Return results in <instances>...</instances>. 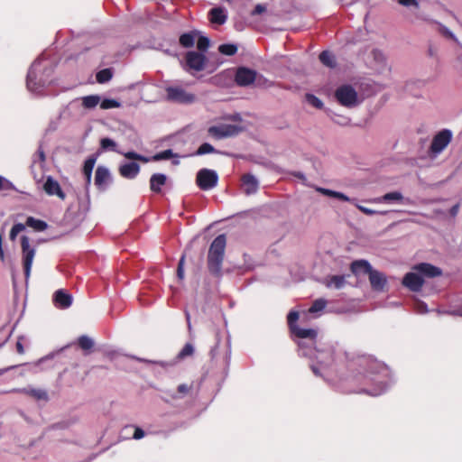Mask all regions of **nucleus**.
Returning <instances> with one entry per match:
<instances>
[{"mask_svg":"<svg viewBox=\"0 0 462 462\" xmlns=\"http://www.w3.org/2000/svg\"><path fill=\"white\" fill-rule=\"evenodd\" d=\"M292 333L300 339H310V343L305 341H300L298 343L299 355L305 357L317 359L318 364H319L321 367H319L315 364H311L310 368L315 375L322 376L320 369L329 365L333 362L332 351L330 349L318 350L313 347L314 339L317 337V331L315 329L295 327L292 330Z\"/></svg>","mask_w":462,"mask_h":462,"instance_id":"f257e3e1","label":"nucleus"},{"mask_svg":"<svg viewBox=\"0 0 462 462\" xmlns=\"http://www.w3.org/2000/svg\"><path fill=\"white\" fill-rule=\"evenodd\" d=\"M359 365L364 370L363 378L365 386L358 392L372 396H378L384 393L388 385L381 378L388 375L387 367L371 357L360 358Z\"/></svg>","mask_w":462,"mask_h":462,"instance_id":"f03ea898","label":"nucleus"},{"mask_svg":"<svg viewBox=\"0 0 462 462\" xmlns=\"http://www.w3.org/2000/svg\"><path fill=\"white\" fill-rule=\"evenodd\" d=\"M442 274L440 268L428 263H420L412 267V271L407 273L402 279V285L410 291L418 292L424 284L423 277L435 278Z\"/></svg>","mask_w":462,"mask_h":462,"instance_id":"7ed1b4c3","label":"nucleus"},{"mask_svg":"<svg viewBox=\"0 0 462 462\" xmlns=\"http://www.w3.org/2000/svg\"><path fill=\"white\" fill-rule=\"evenodd\" d=\"M226 238L224 234L218 235L211 243L208 254V269L215 277L222 276V263L225 255Z\"/></svg>","mask_w":462,"mask_h":462,"instance_id":"20e7f679","label":"nucleus"},{"mask_svg":"<svg viewBox=\"0 0 462 462\" xmlns=\"http://www.w3.org/2000/svg\"><path fill=\"white\" fill-rule=\"evenodd\" d=\"M335 98L343 106L353 108L361 103L358 93L350 84H343L335 91Z\"/></svg>","mask_w":462,"mask_h":462,"instance_id":"39448f33","label":"nucleus"},{"mask_svg":"<svg viewBox=\"0 0 462 462\" xmlns=\"http://www.w3.org/2000/svg\"><path fill=\"white\" fill-rule=\"evenodd\" d=\"M218 175L216 171L201 169L196 176V184L202 190H210L217 186Z\"/></svg>","mask_w":462,"mask_h":462,"instance_id":"423d86ee","label":"nucleus"},{"mask_svg":"<svg viewBox=\"0 0 462 462\" xmlns=\"http://www.w3.org/2000/svg\"><path fill=\"white\" fill-rule=\"evenodd\" d=\"M167 99L180 104H191L195 101V95L187 92L181 87L170 86L165 88Z\"/></svg>","mask_w":462,"mask_h":462,"instance_id":"0eeeda50","label":"nucleus"},{"mask_svg":"<svg viewBox=\"0 0 462 462\" xmlns=\"http://www.w3.org/2000/svg\"><path fill=\"white\" fill-rule=\"evenodd\" d=\"M208 61L207 57L201 53L194 51H188L185 56V69L190 71H201L205 69Z\"/></svg>","mask_w":462,"mask_h":462,"instance_id":"6e6552de","label":"nucleus"},{"mask_svg":"<svg viewBox=\"0 0 462 462\" xmlns=\"http://www.w3.org/2000/svg\"><path fill=\"white\" fill-rule=\"evenodd\" d=\"M452 132L448 129H443L439 132L432 139L430 151L435 153H440L451 142Z\"/></svg>","mask_w":462,"mask_h":462,"instance_id":"1a4fd4ad","label":"nucleus"},{"mask_svg":"<svg viewBox=\"0 0 462 462\" xmlns=\"http://www.w3.org/2000/svg\"><path fill=\"white\" fill-rule=\"evenodd\" d=\"M239 131L240 127L234 125H213L208 129V134L218 140L236 135Z\"/></svg>","mask_w":462,"mask_h":462,"instance_id":"9d476101","label":"nucleus"},{"mask_svg":"<svg viewBox=\"0 0 462 462\" xmlns=\"http://www.w3.org/2000/svg\"><path fill=\"white\" fill-rule=\"evenodd\" d=\"M239 87H247L256 79V71L245 67H239L233 78Z\"/></svg>","mask_w":462,"mask_h":462,"instance_id":"9b49d317","label":"nucleus"},{"mask_svg":"<svg viewBox=\"0 0 462 462\" xmlns=\"http://www.w3.org/2000/svg\"><path fill=\"white\" fill-rule=\"evenodd\" d=\"M43 190L49 196H57L61 200L66 199V194L62 190L60 183L51 176H48L42 186Z\"/></svg>","mask_w":462,"mask_h":462,"instance_id":"f8f14e48","label":"nucleus"},{"mask_svg":"<svg viewBox=\"0 0 462 462\" xmlns=\"http://www.w3.org/2000/svg\"><path fill=\"white\" fill-rule=\"evenodd\" d=\"M369 282L371 284V287L375 291H383L384 288L387 283V278L386 276L377 271L372 268L371 272L368 273Z\"/></svg>","mask_w":462,"mask_h":462,"instance_id":"ddd939ff","label":"nucleus"},{"mask_svg":"<svg viewBox=\"0 0 462 462\" xmlns=\"http://www.w3.org/2000/svg\"><path fill=\"white\" fill-rule=\"evenodd\" d=\"M234 73L231 69H226L210 79L212 84L220 88H229L232 85Z\"/></svg>","mask_w":462,"mask_h":462,"instance_id":"4468645a","label":"nucleus"},{"mask_svg":"<svg viewBox=\"0 0 462 462\" xmlns=\"http://www.w3.org/2000/svg\"><path fill=\"white\" fill-rule=\"evenodd\" d=\"M111 182V175L107 168L98 166L95 174V184L99 189H106Z\"/></svg>","mask_w":462,"mask_h":462,"instance_id":"2eb2a0df","label":"nucleus"},{"mask_svg":"<svg viewBox=\"0 0 462 462\" xmlns=\"http://www.w3.org/2000/svg\"><path fill=\"white\" fill-rule=\"evenodd\" d=\"M244 192L246 195H252L257 192L259 188L258 180L251 173H246L242 177Z\"/></svg>","mask_w":462,"mask_h":462,"instance_id":"dca6fc26","label":"nucleus"},{"mask_svg":"<svg viewBox=\"0 0 462 462\" xmlns=\"http://www.w3.org/2000/svg\"><path fill=\"white\" fill-rule=\"evenodd\" d=\"M53 301L59 309H68L72 304V296L63 290H58L53 295Z\"/></svg>","mask_w":462,"mask_h":462,"instance_id":"f3484780","label":"nucleus"},{"mask_svg":"<svg viewBox=\"0 0 462 462\" xmlns=\"http://www.w3.org/2000/svg\"><path fill=\"white\" fill-rule=\"evenodd\" d=\"M404 198L400 191H393L384 194L383 196L374 198L372 201L374 203H386V204H393V203H404Z\"/></svg>","mask_w":462,"mask_h":462,"instance_id":"a211bd4d","label":"nucleus"},{"mask_svg":"<svg viewBox=\"0 0 462 462\" xmlns=\"http://www.w3.org/2000/svg\"><path fill=\"white\" fill-rule=\"evenodd\" d=\"M139 171L140 166L134 162L124 163L119 167L121 176L129 180L134 179L138 175Z\"/></svg>","mask_w":462,"mask_h":462,"instance_id":"6ab92c4d","label":"nucleus"},{"mask_svg":"<svg viewBox=\"0 0 462 462\" xmlns=\"http://www.w3.org/2000/svg\"><path fill=\"white\" fill-rule=\"evenodd\" d=\"M346 277L349 275H328L324 279L323 283L327 288L339 290L346 284Z\"/></svg>","mask_w":462,"mask_h":462,"instance_id":"aec40b11","label":"nucleus"},{"mask_svg":"<svg viewBox=\"0 0 462 462\" xmlns=\"http://www.w3.org/2000/svg\"><path fill=\"white\" fill-rule=\"evenodd\" d=\"M167 176L163 173H154L150 178V189L154 193H160L162 187L165 185Z\"/></svg>","mask_w":462,"mask_h":462,"instance_id":"412c9836","label":"nucleus"},{"mask_svg":"<svg viewBox=\"0 0 462 462\" xmlns=\"http://www.w3.org/2000/svg\"><path fill=\"white\" fill-rule=\"evenodd\" d=\"M372 268V265L366 260H356L351 263V272L355 275H359L360 273L368 274Z\"/></svg>","mask_w":462,"mask_h":462,"instance_id":"4be33fe9","label":"nucleus"},{"mask_svg":"<svg viewBox=\"0 0 462 462\" xmlns=\"http://www.w3.org/2000/svg\"><path fill=\"white\" fill-rule=\"evenodd\" d=\"M210 21L213 23L224 24L227 19L226 11L223 7H215L209 11Z\"/></svg>","mask_w":462,"mask_h":462,"instance_id":"5701e85b","label":"nucleus"},{"mask_svg":"<svg viewBox=\"0 0 462 462\" xmlns=\"http://www.w3.org/2000/svg\"><path fill=\"white\" fill-rule=\"evenodd\" d=\"M23 265L25 280L29 279V240L26 236L22 237Z\"/></svg>","mask_w":462,"mask_h":462,"instance_id":"b1692460","label":"nucleus"},{"mask_svg":"<svg viewBox=\"0 0 462 462\" xmlns=\"http://www.w3.org/2000/svg\"><path fill=\"white\" fill-rule=\"evenodd\" d=\"M199 31H190L189 32L182 33L180 36L179 42L183 48H191L194 46L195 41L199 36Z\"/></svg>","mask_w":462,"mask_h":462,"instance_id":"393cba45","label":"nucleus"},{"mask_svg":"<svg viewBox=\"0 0 462 462\" xmlns=\"http://www.w3.org/2000/svg\"><path fill=\"white\" fill-rule=\"evenodd\" d=\"M179 155L177 153H174L171 149H167L164 151H162L160 152H157L152 156V161L159 162V161H164L169 159H173L172 164L173 165H179Z\"/></svg>","mask_w":462,"mask_h":462,"instance_id":"a878e982","label":"nucleus"},{"mask_svg":"<svg viewBox=\"0 0 462 462\" xmlns=\"http://www.w3.org/2000/svg\"><path fill=\"white\" fill-rule=\"evenodd\" d=\"M33 397L39 406H44L49 402V395L45 390L31 389V398Z\"/></svg>","mask_w":462,"mask_h":462,"instance_id":"bb28decb","label":"nucleus"},{"mask_svg":"<svg viewBox=\"0 0 462 462\" xmlns=\"http://www.w3.org/2000/svg\"><path fill=\"white\" fill-rule=\"evenodd\" d=\"M96 160V157L91 156L88 157L84 162L83 173L86 177L87 184H89L91 181L92 171L94 169Z\"/></svg>","mask_w":462,"mask_h":462,"instance_id":"cd10ccee","label":"nucleus"},{"mask_svg":"<svg viewBox=\"0 0 462 462\" xmlns=\"http://www.w3.org/2000/svg\"><path fill=\"white\" fill-rule=\"evenodd\" d=\"M434 23L437 25V31L446 39L451 40L460 45V42H458L456 35L444 24L439 22H434Z\"/></svg>","mask_w":462,"mask_h":462,"instance_id":"c85d7f7f","label":"nucleus"},{"mask_svg":"<svg viewBox=\"0 0 462 462\" xmlns=\"http://www.w3.org/2000/svg\"><path fill=\"white\" fill-rule=\"evenodd\" d=\"M371 56L380 69H384L386 67V57L382 51L374 49L371 51Z\"/></svg>","mask_w":462,"mask_h":462,"instance_id":"c756f323","label":"nucleus"},{"mask_svg":"<svg viewBox=\"0 0 462 462\" xmlns=\"http://www.w3.org/2000/svg\"><path fill=\"white\" fill-rule=\"evenodd\" d=\"M99 102L100 97L98 95H90L82 97V106L88 109L96 107Z\"/></svg>","mask_w":462,"mask_h":462,"instance_id":"7c9ffc66","label":"nucleus"},{"mask_svg":"<svg viewBox=\"0 0 462 462\" xmlns=\"http://www.w3.org/2000/svg\"><path fill=\"white\" fill-rule=\"evenodd\" d=\"M319 60L328 68H334L336 66L335 57L328 51H324L319 54Z\"/></svg>","mask_w":462,"mask_h":462,"instance_id":"2f4dec72","label":"nucleus"},{"mask_svg":"<svg viewBox=\"0 0 462 462\" xmlns=\"http://www.w3.org/2000/svg\"><path fill=\"white\" fill-rule=\"evenodd\" d=\"M112 77L113 69L110 68L101 69L96 75L97 81L100 84L108 82L112 79Z\"/></svg>","mask_w":462,"mask_h":462,"instance_id":"473e14b6","label":"nucleus"},{"mask_svg":"<svg viewBox=\"0 0 462 462\" xmlns=\"http://www.w3.org/2000/svg\"><path fill=\"white\" fill-rule=\"evenodd\" d=\"M328 301L323 299L319 298L313 301L312 305L309 309V313L310 314H317L321 312L327 306Z\"/></svg>","mask_w":462,"mask_h":462,"instance_id":"72a5a7b5","label":"nucleus"},{"mask_svg":"<svg viewBox=\"0 0 462 462\" xmlns=\"http://www.w3.org/2000/svg\"><path fill=\"white\" fill-rule=\"evenodd\" d=\"M100 149L102 151L110 150V151H114L116 152L122 153L121 152L116 150V142L108 137H105L100 140Z\"/></svg>","mask_w":462,"mask_h":462,"instance_id":"f704fd0d","label":"nucleus"},{"mask_svg":"<svg viewBox=\"0 0 462 462\" xmlns=\"http://www.w3.org/2000/svg\"><path fill=\"white\" fill-rule=\"evenodd\" d=\"M29 226V217L26 219L24 224L18 223L13 226L10 231V239L14 240L16 236Z\"/></svg>","mask_w":462,"mask_h":462,"instance_id":"c9c22d12","label":"nucleus"},{"mask_svg":"<svg viewBox=\"0 0 462 462\" xmlns=\"http://www.w3.org/2000/svg\"><path fill=\"white\" fill-rule=\"evenodd\" d=\"M218 51L220 53H222L224 55L232 56L236 53L237 46L235 44H231V43L221 44L218 47Z\"/></svg>","mask_w":462,"mask_h":462,"instance_id":"e433bc0d","label":"nucleus"},{"mask_svg":"<svg viewBox=\"0 0 462 462\" xmlns=\"http://www.w3.org/2000/svg\"><path fill=\"white\" fill-rule=\"evenodd\" d=\"M397 3L402 6L410 8L414 14L420 9L419 0H397Z\"/></svg>","mask_w":462,"mask_h":462,"instance_id":"4c0bfd02","label":"nucleus"},{"mask_svg":"<svg viewBox=\"0 0 462 462\" xmlns=\"http://www.w3.org/2000/svg\"><path fill=\"white\" fill-rule=\"evenodd\" d=\"M305 98H306V101L310 106H312L318 109H321L324 106L322 100L313 94H310V93L306 94Z\"/></svg>","mask_w":462,"mask_h":462,"instance_id":"58836bf2","label":"nucleus"},{"mask_svg":"<svg viewBox=\"0 0 462 462\" xmlns=\"http://www.w3.org/2000/svg\"><path fill=\"white\" fill-rule=\"evenodd\" d=\"M121 106V103L116 99L105 98L100 102V107L102 109L118 108Z\"/></svg>","mask_w":462,"mask_h":462,"instance_id":"ea45409f","label":"nucleus"},{"mask_svg":"<svg viewBox=\"0 0 462 462\" xmlns=\"http://www.w3.org/2000/svg\"><path fill=\"white\" fill-rule=\"evenodd\" d=\"M47 227H48V224L45 221L40 220V219H35L31 217V228L32 229H33L34 231L41 232V231L46 230Z\"/></svg>","mask_w":462,"mask_h":462,"instance_id":"a19ab883","label":"nucleus"},{"mask_svg":"<svg viewBox=\"0 0 462 462\" xmlns=\"http://www.w3.org/2000/svg\"><path fill=\"white\" fill-rule=\"evenodd\" d=\"M214 152H217L216 149L210 143H204L199 147L194 155H204Z\"/></svg>","mask_w":462,"mask_h":462,"instance_id":"79ce46f5","label":"nucleus"},{"mask_svg":"<svg viewBox=\"0 0 462 462\" xmlns=\"http://www.w3.org/2000/svg\"><path fill=\"white\" fill-rule=\"evenodd\" d=\"M79 345L83 350H89L94 346V341L88 336H81L79 338Z\"/></svg>","mask_w":462,"mask_h":462,"instance_id":"37998d69","label":"nucleus"},{"mask_svg":"<svg viewBox=\"0 0 462 462\" xmlns=\"http://www.w3.org/2000/svg\"><path fill=\"white\" fill-rule=\"evenodd\" d=\"M209 39L206 36L199 34L197 41V48L199 49V51H200L201 52L206 51L209 48Z\"/></svg>","mask_w":462,"mask_h":462,"instance_id":"c03bdc74","label":"nucleus"},{"mask_svg":"<svg viewBox=\"0 0 462 462\" xmlns=\"http://www.w3.org/2000/svg\"><path fill=\"white\" fill-rule=\"evenodd\" d=\"M328 116L334 123L339 125H348L350 124V118L346 116H339L335 113H329Z\"/></svg>","mask_w":462,"mask_h":462,"instance_id":"a18cd8bd","label":"nucleus"},{"mask_svg":"<svg viewBox=\"0 0 462 462\" xmlns=\"http://www.w3.org/2000/svg\"><path fill=\"white\" fill-rule=\"evenodd\" d=\"M194 352V347L191 344L187 343L183 348L179 352L177 358L183 359L187 356H190Z\"/></svg>","mask_w":462,"mask_h":462,"instance_id":"49530a36","label":"nucleus"},{"mask_svg":"<svg viewBox=\"0 0 462 462\" xmlns=\"http://www.w3.org/2000/svg\"><path fill=\"white\" fill-rule=\"evenodd\" d=\"M298 319H299V312L298 311L291 310L288 314V317H287L288 324H289L290 328H291V331L293 330V328L295 327H298L296 325V322H297Z\"/></svg>","mask_w":462,"mask_h":462,"instance_id":"de8ad7c7","label":"nucleus"},{"mask_svg":"<svg viewBox=\"0 0 462 462\" xmlns=\"http://www.w3.org/2000/svg\"><path fill=\"white\" fill-rule=\"evenodd\" d=\"M356 208L361 211L363 212L364 214L365 215H368V216H373V215H385L387 214L388 211H377V210H374V209H371V208H368L366 207H364V206H361V205H356Z\"/></svg>","mask_w":462,"mask_h":462,"instance_id":"09e8293b","label":"nucleus"},{"mask_svg":"<svg viewBox=\"0 0 462 462\" xmlns=\"http://www.w3.org/2000/svg\"><path fill=\"white\" fill-rule=\"evenodd\" d=\"M13 189V184L4 177L0 176V191H9Z\"/></svg>","mask_w":462,"mask_h":462,"instance_id":"8fccbe9b","label":"nucleus"},{"mask_svg":"<svg viewBox=\"0 0 462 462\" xmlns=\"http://www.w3.org/2000/svg\"><path fill=\"white\" fill-rule=\"evenodd\" d=\"M184 261L185 255L183 254L179 261L177 268V276L180 280H182L184 278Z\"/></svg>","mask_w":462,"mask_h":462,"instance_id":"3c124183","label":"nucleus"},{"mask_svg":"<svg viewBox=\"0 0 462 462\" xmlns=\"http://www.w3.org/2000/svg\"><path fill=\"white\" fill-rule=\"evenodd\" d=\"M124 156L127 159H131V160H140V161H144L146 162V159L144 157H143L142 155L136 153L135 152H127L125 153H123Z\"/></svg>","mask_w":462,"mask_h":462,"instance_id":"603ef678","label":"nucleus"},{"mask_svg":"<svg viewBox=\"0 0 462 462\" xmlns=\"http://www.w3.org/2000/svg\"><path fill=\"white\" fill-rule=\"evenodd\" d=\"M189 390H190V386H189L186 383L180 384L177 389L178 393L180 394V397L186 395L189 392Z\"/></svg>","mask_w":462,"mask_h":462,"instance_id":"864d4df0","label":"nucleus"},{"mask_svg":"<svg viewBox=\"0 0 462 462\" xmlns=\"http://www.w3.org/2000/svg\"><path fill=\"white\" fill-rule=\"evenodd\" d=\"M316 190L319 193H321L322 195H325V196H328V197H331V198H334L335 197V194H336V191L335 190H332V189H325V188H317Z\"/></svg>","mask_w":462,"mask_h":462,"instance_id":"5fc2aeb1","label":"nucleus"},{"mask_svg":"<svg viewBox=\"0 0 462 462\" xmlns=\"http://www.w3.org/2000/svg\"><path fill=\"white\" fill-rule=\"evenodd\" d=\"M416 310H417V312H419L420 314H424V313L429 312L427 304L422 302V301L417 302V304H416Z\"/></svg>","mask_w":462,"mask_h":462,"instance_id":"6e6d98bb","label":"nucleus"},{"mask_svg":"<svg viewBox=\"0 0 462 462\" xmlns=\"http://www.w3.org/2000/svg\"><path fill=\"white\" fill-rule=\"evenodd\" d=\"M265 11H266V6L262 5V4H258V5H255V7L252 11L251 14L252 15H258V14H263Z\"/></svg>","mask_w":462,"mask_h":462,"instance_id":"4d7b16f0","label":"nucleus"},{"mask_svg":"<svg viewBox=\"0 0 462 462\" xmlns=\"http://www.w3.org/2000/svg\"><path fill=\"white\" fill-rule=\"evenodd\" d=\"M334 198L337 199H340L342 201H347V202H354L356 200V199H351V198L347 197L346 195H345L344 193L339 192V191H336V194H335Z\"/></svg>","mask_w":462,"mask_h":462,"instance_id":"13d9d810","label":"nucleus"},{"mask_svg":"<svg viewBox=\"0 0 462 462\" xmlns=\"http://www.w3.org/2000/svg\"><path fill=\"white\" fill-rule=\"evenodd\" d=\"M145 436V432L139 427H135L134 433L133 435V439H141Z\"/></svg>","mask_w":462,"mask_h":462,"instance_id":"bf43d9fd","label":"nucleus"},{"mask_svg":"<svg viewBox=\"0 0 462 462\" xmlns=\"http://www.w3.org/2000/svg\"><path fill=\"white\" fill-rule=\"evenodd\" d=\"M459 208H460V204L459 203H457L455 204L449 210V214L451 217H455L458 211H459Z\"/></svg>","mask_w":462,"mask_h":462,"instance_id":"052dcab7","label":"nucleus"},{"mask_svg":"<svg viewBox=\"0 0 462 462\" xmlns=\"http://www.w3.org/2000/svg\"><path fill=\"white\" fill-rule=\"evenodd\" d=\"M15 348L17 350V353H19V354H23L24 353L23 346V344L21 343L20 340H18L16 342Z\"/></svg>","mask_w":462,"mask_h":462,"instance_id":"680f3d73","label":"nucleus"},{"mask_svg":"<svg viewBox=\"0 0 462 462\" xmlns=\"http://www.w3.org/2000/svg\"><path fill=\"white\" fill-rule=\"evenodd\" d=\"M37 156L39 158V161L41 162H43L45 161V154H44V152L42 151V149L40 147L38 152H37Z\"/></svg>","mask_w":462,"mask_h":462,"instance_id":"e2e57ef3","label":"nucleus"},{"mask_svg":"<svg viewBox=\"0 0 462 462\" xmlns=\"http://www.w3.org/2000/svg\"><path fill=\"white\" fill-rule=\"evenodd\" d=\"M138 360L140 362H144V363L159 364L162 366H165L166 365V363H164V362H155V361H151V360H148V359H142V358H138Z\"/></svg>","mask_w":462,"mask_h":462,"instance_id":"0e129e2a","label":"nucleus"},{"mask_svg":"<svg viewBox=\"0 0 462 462\" xmlns=\"http://www.w3.org/2000/svg\"><path fill=\"white\" fill-rule=\"evenodd\" d=\"M3 237H2V235L0 234V257L3 258L4 257V250H3Z\"/></svg>","mask_w":462,"mask_h":462,"instance_id":"69168bd1","label":"nucleus"},{"mask_svg":"<svg viewBox=\"0 0 462 462\" xmlns=\"http://www.w3.org/2000/svg\"><path fill=\"white\" fill-rule=\"evenodd\" d=\"M53 356H54L53 354L49 355V356H45V357L42 358L41 360H39V363H43V362H45V361H47V360H50L51 358H52V357H53Z\"/></svg>","mask_w":462,"mask_h":462,"instance_id":"338daca9","label":"nucleus"},{"mask_svg":"<svg viewBox=\"0 0 462 462\" xmlns=\"http://www.w3.org/2000/svg\"><path fill=\"white\" fill-rule=\"evenodd\" d=\"M186 319H187V322H188V327L190 329L191 325H190V321H189V312H186Z\"/></svg>","mask_w":462,"mask_h":462,"instance_id":"774afa93","label":"nucleus"}]
</instances>
